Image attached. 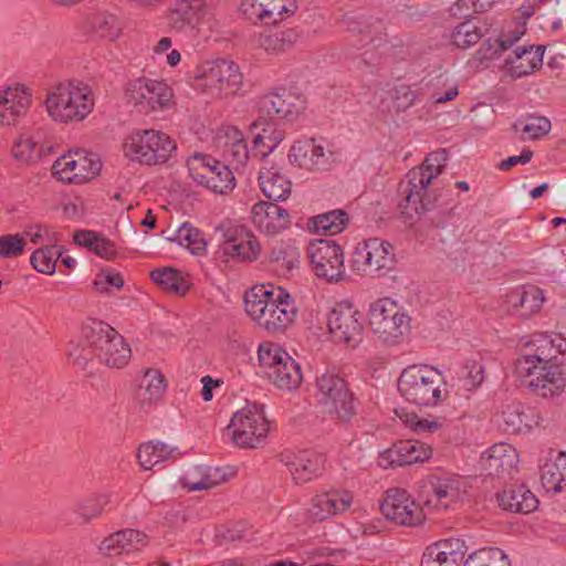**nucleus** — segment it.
I'll return each mask as SVG.
<instances>
[{
  "mask_svg": "<svg viewBox=\"0 0 566 566\" xmlns=\"http://www.w3.org/2000/svg\"><path fill=\"white\" fill-rule=\"evenodd\" d=\"M69 357L78 366L97 358L108 367L122 368L130 359L132 350L124 337L104 322L93 321L83 327V338L71 343Z\"/></svg>",
  "mask_w": 566,
  "mask_h": 566,
  "instance_id": "nucleus-1",
  "label": "nucleus"
},
{
  "mask_svg": "<svg viewBox=\"0 0 566 566\" xmlns=\"http://www.w3.org/2000/svg\"><path fill=\"white\" fill-rule=\"evenodd\" d=\"M248 316L268 333L275 334L289 328L297 308L289 292L281 286L261 284L253 286L244 296Z\"/></svg>",
  "mask_w": 566,
  "mask_h": 566,
  "instance_id": "nucleus-2",
  "label": "nucleus"
},
{
  "mask_svg": "<svg viewBox=\"0 0 566 566\" xmlns=\"http://www.w3.org/2000/svg\"><path fill=\"white\" fill-rule=\"evenodd\" d=\"M48 115L56 123L84 120L93 111L92 88L78 81L61 82L52 86L44 101Z\"/></svg>",
  "mask_w": 566,
  "mask_h": 566,
  "instance_id": "nucleus-3",
  "label": "nucleus"
},
{
  "mask_svg": "<svg viewBox=\"0 0 566 566\" xmlns=\"http://www.w3.org/2000/svg\"><path fill=\"white\" fill-rule=\"evenodd\" d=\"M447 160L446 150L440 149L429 154L420 166L409 170L401 185V193L406 202L402 214L406 219L412 220L413 214L422 213L431 203L428 188L442 174Z\"/></svg>",
  "mask_w": 566,
  "mask_h": 566,
  "instance_id": "nucleus-4",
  "label": "nucleus"
},
{
  "mask_svg": "<svg viewBox=\"0 0 566 566\" xmlns=\"http://www.w3.org/2000/svg\"><path fill=\"white\" fill-rule=\"evenodd\" d=\"M398 390L409 402L433 407L448 397L443 374L429 365H412L405 368L398 379Z\"/></svg>",
  "mask_w": 566,
  "mask_h": 566,
  "instance_id": "nucleus-5",
  "label": "nucleus"
},
{
  "mask_svg": "<svg viewBox=\"0 0 566 566\" xmlns=\"http://www.w3.org/2000/svg\"><path fill=\"white\" fill-rule=\"evenodd\" d=\"M124 156L134 163L155 166L167 163L176 150L169 135L157 129H134L123 139Z\"/></svg>",
  "mask_w": 566,
  "mask_h": 566,
  "instance_id": "nucleus-6",
  "label": "nucleus"
},
{
  "mask_svg": "<svg viewBox=\"0 0 566 566\" xmlns=\"http://www.w3.org/2000/svg\"><path fill=\"white\" fill-rule=\"evenodd\" d=\"M367 319L373 334L389 345L399 344L410 331L411 318L407 311L388 296L369 304Z\"/></svg>",
  "mask_w": 566,
  "mask_h": 566,
  "instance_id": "nucleus-7",
  "label": "nucleus"
},
{
  "mask_svg": "<svg viewBox=\"0 0 566 566\" xmlns=\"http://www.w3.org/2000/svg\"><path fill=\"white\" fill-rule=\"evenodd\" d=\"M515 370L543 398L558 396L565 389V378L558 365L539 359L533 353L525 352L521 355L515 363Z\"/></svg>",
  "mask_w": 566,
  "mask_h": 566,
  "instance_id": "nucleus-8",
  "label": "nucleus"
},
{
  "mask_svg": "<svg viewBox=\"0 0 566 566\" xmlns=\"http://www.w3.org/2000/svg\"><path fill=\"white\" fill-rule=\"evenodd\" d=\"M315 397L324 412L339 421H349L356 415L354 394L346 380L334 371L326 370L317 376Z\"/></svg>",
  "mask_w": 566,
  "mask_h": 566,
  "instance_id": "nucleus-9",
  "label": "nucleus"
},
{
  "mask_svg": "<svg viewBox=\"0 0 566 566\" xmlns=\"http://www.w3.org/2000/svg\"><path fill=\"white\" fill-rule=\"evenodd\" d=\"M270 432V422L264 407L248 403L238 410L226 429V436L240 448H258L265 443Z\"/></svg>",
  "mask_w": 566,
  "mask_h": 566,
  "instance_id": "nucleus-10",
  "label": "nucleus"
},
{
  "mask_svg": "<svg viewBox=\"0 0 566 566\" xmlns=\"http://www.w3.org/2000/svg\"><path fill=\"white\" fill-rule=\"evenodd\" d=\"M258 359L263 373L279 389L291 391L301 385L300 365L280 345L272 342L260 344Z\"/></svg>",
  "mask_w": 566,
  "mask_h": 566,
  "instance_id": "nucleus-11",
  "label": "nucleus"
},
{
  "mask_svg": "<svg viewBox=\"0 0 566 566\" xmlns=\"http://www.w3.org/2000/svg\"><path fill=\"white\" fill-rule=\"evenodd\" d=\"M198 87L213 97L237 94L243 84V75L233 61L218 59L202 63L196 71Z\"/></svg>",
  "mask_w": 566,
  "mask_h": 566,
  "instance_id": "nucleus-12",
  "label": "nucleus"
},
{
  "mask_svg": "<svg viewBox=\"0 0 566 566\" xmlns=\"http://www.w3.org/2000/svg\"><path fill=\"white\" fill-rule=\"evenodd\" d=\"M394 245L380 238L364 240L355 247L350 266L358 274L384 276L396 266Z\"/></svg>",
  "mask_w": 566,
  "mask_h": 566,
  "instance_id": "nucleus-13",
  "label": "nucleus"
},
{
  "mask_svg": "<svg viewBox=\"0 0 566 566\" xmlns=\"http://www.w3.org/2000/svg\"><path fill=\"white\" fill-rule=\"evenodd\" d=\"M125 101L140 112L163 111L171 106L174 91L164 80L142 76L127 82Z\"/></svg>",
  "mask_w": 566,
  "mask_h": 566,
  "instance_id": "nucleus-14",
  "label": "nucleus"
},
{
  "mask_svg": "<svg viewBox=\"0 0 566 566\" xmlns=\"http://www.w3.org/2000/svg\"><path fill=\"white\" fill-rule=\"evenodd\" d=\"M327 328L334 343L355 348L364 339L363 314L349 302L336 303L327 315Z\"/></svg>",
  "mask_w": 566,
  "mask_h": 566,
  "instance_id": "nucleus-15",
  "label": "nucleus"
},
{
  "mask_svg": "<svg viewBox=\"0 0 566 566\" xmlns=\"http://www.w3.org/2000/svg\"><path fill=\"white\" fill-rule=\"evenodd\" d=\"M102 169L99 157L85 149L70 150L52 165V174L69 185H82L95 178Z\"/></svg>",
  "mask_w": 566,
  "mask_h": 566,
  "instance_id": "nucleus-16",
  "label": "nucleus"
},
{
  "mask_svg": "<svg viewBox=\"0 0 566 566\" xmlns=\"http://www.w3.org/2000/svg\"><path fill=\"white\" fill-rule=\"evenodd\" d=\"M187 167L193 181L212 192L224 195L235 186L229 167L209 155L193 154L187 160Z\"/></svg>",
  "mask_w": 566,
  "mask_h": 566,
  "instance_id": "nucleus-17",
  "label": "nucleus"
},
{
  "mask_svg": "<svg viewBox=\"0 0 566 566\" xmlns=\"http://www.w3.org/2000/svg\"><path fill=\"white\" fill-rule=\"evenodd\" d=\"M219 249L223 256L237 262H253L259 259L262 247L256 235L245 226L224 221L220 224Z\"/></svg>",
  "mask_w": 566,
  "mask_h": 566,
  "instance_id": "nucleus-18",
  "label": "nucleus"
},
{
  "mask_svg": "<svg viewBox=\"0 0 566 566\" xmlns=\"http://www.w3.org/2000/svg\"><path fill=\"white\" fill-rule=\"evenodd\" d=\"M307 255L314 273L328 282H337L345 276L344 253L335 241L319 239L312 241Z\"/></svg>",
  "mask_w": 566,
  "mask_h": 566,
  "instance_id": "nucleus-19",
  "label": "nucleus"
},
{
  "mask_svg": "<svg viewBox=\"0 0 566 566\" xmlns=\"http://www.w3.org/2000/svg\"><path fill=\"white\" fill-rule=\"evenodd\" d=\"M292 165L310 171L328 170L337 160L332 147L322 140L313 138L296 140L289 153Z\"/></svg>",
  "mask_w": 566,
  "mask_h": 566,
  "instance_id": "nucleus-20",
  "label": "nucleus"
},
{
  "mask_svg": "<svg viewBox=\"0 0 566 566\" xmlns=\"http://www.w3.org/2000/svg\"><path fill=\"white\" fill-rule=\"evenodd\" d=\"M32 88L19 82L0 85V127L15 125L30 109Z\"/></svg>",
  "mask_w": 566,
  "mask_h": 566,
  "instance_id": "nucleus-21",
  "label": "nucleus"
},
{
  "mask_svg": "<svg viewBox=\"0 0 566 566\" xmlns=\"http://www.w3.org/2000/svg\"><path fill=\"white\" fill-rule=\"evenodd\" d=\"M354 503V494L346 489H331L312 496L307 506V517L322 522L346 513Z\"/></svg>",
  "mask_w": 566,
  "mask_h": 566,
  "instance_id": "nucleus-22",
  "label": "nucleus"
},
{
  "mask_svg": "<svg viewBox=\"0 0 566 566\" xmlns=\"http://www.w3.org/2000/svg\"><path fill=\"white\" fill-rule=\"evenodd\" d=\"M381 512L387 520L398 525L413 526L422 521L419 504L401 489H390L381 503Z\"/></svg>",
  "mask_w": 566,
  "mask_h": 566,
  "instance_id": "nucleus-23",
  "label": "nucleus"
},
{
  "mask_svg": "<svg viewBox=\"0 0 566 566\" xmlns=\"http://www.w3.org/2000/svg\"><path fill=\"white\" fill-rule=\"evenodd\" d=\"M432 448L419 440H402L380 453L381 468L410 465L424 462L432 457Z\"/></svg>",
  "mask_w": 566,
  "mask_h": 566,
  "instance_id": "nucleus-24",
  "label": "nucleus"
},
{
  "mask_svg": "<svg viewBox=\"0 0 566 566\" xmlns=\"http://www.w3.org/2000/svg\"><path fill=\"white\" fill-rule=\"evenodd\" d=\"M281 461L296 484H304L318 478L324 470V458L314 451H286L281 454Z\"/></svg>",
  "mask_w": 566,
  "mask_h": 566,
  "instance_id": "nucleus-25",
  "label": "nucleus"
},
{
  "mask_svg": "<svg viewBox=\"0 0 566 566\" xmlns=\"http://www.w3.org/2000/svg\"><path fill=\"white\" fill-rule=\"evenodd\" d=\"M251 222L260 232L274 235L290 227L291 216L274 202L259 201L251 208Z\"/></svg>",
  "mask_w": 566,
  "mask_h": 566,
  "instance_id": "nucleus-26",
  "label": "nucleus"
},
{
  "mask_svg": "<svg viewBox=\"0 0 566 566\" xmlns=\"http://www.w3.org/2000/svg\"><path fill=\"white\" fill-rule=\"evenodd\" d=\"M469 547L462 538H447L426 548L421 566H460Z\"/></svg>",
  "mask_w": 566,
  "mask_h": 566,
  "instance_id": "nucleus-27",
  "label": "nucleus"
},
{
  "mask_svg": "<svg viewBox=\"0 0 566 566\" xmlns=\"http://www.w3.org/2000/svg\"><path fill=\"white\" fill-rule=\"evenodd\" d=\"M528 353L560 365L566 360V337L560 334L537 333L520 343Z\"/></svg>",
  "mask_w": 566,
  "mask_h": 566,
  "instance_id": "nucleus-28",
  "label": "nucleus"
},
{
  "mask_svg": "<svg viewBox=\"0 0 566 566\" xmlns=\"http://www.w3.org/2000/svg\"><path fill=\"white\" fill-rule=\"evenodd\" d=\"M234 475L233 468L197 465L186 471L179 481L187 491L196 492L212 489Z\"/></svg>",
  "mask_w": 566,
  "mask_h": 566,
  "instance_id": "nucleus-29",
  "label": "nucleus"
},
{
  "mask_svg": "<svg viewBox=\"0 0 566 566\" xmlns=\"http://www.w3.org/2000/svg\"><path fill=\"white\" fill-rule=\"evenodd\" d=\"M261 109L272 120H294L304 111V101L291 93H271L261 101Z\"/></svg>",
  "mask_w": 566,
  "mask_h": 566,
  "instance_id": "nucleus-30",
  "label": "nucleus"
},
{
  "mask_svg": "<svg viewBox=\"0 0 566 566\" xmlns=\"http://www.w3.org/2000/svg\"><path fill=\"white\" fill-rule=\"evenodd\" d=\"M546 301L545 292L534 285L515 289L505 295L503 305L510 314L522 311V315L538 313Z\"/></svg>",
  "mask_w": 566,
  "mask_h": 566,
  "instance_id": "nucleus-31",
  "label": "nucleus"
},
{
  "mask_svg": "<svg viewBox=\"0 0 566 566\" xmlns=\"http://www.w3.org/2000/svg\"><path fill=\"white\" fill-rule=\"evenodd\" d=\"M489 474H511L516 470L520 457L517 450L509 443H496L481 457Z\"/></svg>",
  "mask_w": 566,
  "mask_h": 566,
  "instance_id": "nucleus-32",
  "label": "nucleus"
},
{
  "mask_svg": "<svg viewBox=\"0 0 566 566\" xmlns=\"http://www.w3.org/2000/svg\"><path fill=\"white\" fill-rule=\"evenodd\" d=\"M543 56L544 48L541 45L516 49L505 60L506 72L516 78L530 75L542 66Z\"/></svg>",
  "mask_w": 566,
  "mask_h": 566,
  "instance_id": "nucleus-33",
  "label": "nucleus"
},
{
  "mask_svg": "<svg viewBox=\"0 0 566 566\" xmlns=\"http://www.w3.org/2000/svg\"><path fill=\"white\" fill-rule=\"evenodd\" d=\"M145 544L146 536L144 533L133 528H125L105 537L99 545V551L109 556L129 554L139 551Z\"/></svg>",
  "mask_w": 566,
  "mask_h": 566,
  "instance_id": "nucleus-34",
  "label": "nucleus"
},
{
  "mask_svg": "<svg viewBox=\"0 0 566 566\" xmlns=\"http://www.w3.org/2000/svg\"><path fill=\"white\" fill-rule=\"evenodd\" d=\"M433 495L441 507H449L451 504L461 501L465 495L468 480L458 474L437 476L431 482Z\"/></svg>",
  "mask_w": 566,
  "mask_h": 566,
  "instance_id": "nucleus-35",
  "label": "nucleus"
},
{
  "mask_svg": "<svg viewBox=\"0 0 566 566\" xmlns=\"http://www.w3.org/2000/svg\"><path fill=\"white\" fill-rule=\"evenodd\" d=\"M495 422L501 430L507 433H520L538 424L537 420L525 412L524 406L520 402L504 406L496 415Z\"/></svg>",
  "mask_w": 566,
  "mask_h": 566,
  "instance_id": "nucleus-36",
  "label": "nucleus"
},
{
  "mask_svg": "<svg viewBox=\"0 0 566 566\" xmlns=\"http://www.w3.org/2000/svg\"><path fill=\"white\" fill-rule=\"evenodd\" d=\"M499 505L511 512L528 514L538 506L537 497L524 485L505 489L497 494Z\"/></svg>",
  "mask_w": 566,
  "mask_h": 566,
  "instance_id": "nucleus-37",
  "label": "nucleus"
},
{
  "mask_svg": "<svg viewBox=\"0 0 566 566\" xmlns=\"http://www.w3.org/2000/svg\"><path fill=\"white\" fill-rule=\"evenodd\" d=\"M207 15V7L203 0H179L171 10L169 21L176 30H182L186 25L197 27Z\"/></svg>",
  "mask_w": 566,
  "mask_h": 566,
  "instance_id": "nucleus-38",
  "label": "nucleus"
},
{
  "mask_svg": "<svg viewBox=\"0 0 566 566\" xmlns=\"http://www.w3.org/2000/svg\"><path fill=\"white\" fill-rule=\"evenodd\" d=\"M259 184L263 195L273 201L285 200L291 193L292 182L274 166L260 169Z\"/></svg>",
  "mask_w": 566,
  "mask_h": 566,
  "instance_id": "nucleus-39",
  "label": "nucleus"
},
{
  "mask_svg": "<svg viewBox=\"0 0 566 566\" xmlns=\"http://www.w3.org/2000/svg\"><path fill=\"white\" fill-rule=\"evenodd\" d=\"M541 484L547 493L556 494L566 490V452H558L541 469Z\"/></svg>",
  "mask_w": 566,
  "mask_h": 566,
  "instance_id": "nucleus-40",
  "label": "nucleus"
},
{
  "mask_svg": "<svg viewBox=\"0 0 566 566\" xmlns=\"http://www.w3.org/2000/svg\"><path fill=\"white\" fill-rule=\"evenodd\" d=\"M298 38L297 30L290 28L275 32L259 33L254 38V43L265 52L277 55L292 49Z\"/></svg>",
  "mask_w": 566,
  "mask_h": 566,
  "instance_id": "nucleus-41",
  "label": "nucleus"
},
{
  "mask_svg": "<svg viewBox=\"0 0 566 566\" xmlns=\"http://www.w3.org/2000/svg\"><path fill=\"white\" fill-rule=\"evenodd\" d=\"M167 384L165 376L159 369H147L139 381L136 394L142 405H151L159 401L166 392Z\"/></svg>",
  "mask_w": 566,
  "mask_h": 566,
  "instance_id": "nucleus-42",
  "label": "nucleus"
},
{
  "mask_svg": "<svg viewBox=\"0 0 566 566\" xmlns=\"http://www.w3.org/2000/svg\"><path fill=\"white\" fill-rule=\"evenodd\" d=\"M150 277L163 290L178 296L185 295L191 285L185 273L172 268L156 269Z\"/></svg>",
  "mask_w": 566,
  "mask_h": 566,
  "instance_id": "nucleus-43",
  "label": "nucleus"
},
{
  "mask_svg": "<svg viewBox=\"0 0 566 566\" xmlns=\"http://www.w3.org/2000/svg\"><path fill=\"white\" fill-rule=\"evenodd\" d=\"M74 242L102 259L112 260L117 254L114 242L94 231L81 230L75 232Z\"/></svg>",
  "mask_w": 566,
  "mask_h": 566,
  "instance_id": "nucleus-44",
  "label": "nucleus"
},
{
  "mask_svg": "<svg viewBox=\"0 0 566 566\" xmlns=\"http://www.w3.org/2000/svg\"><path fill=\"white\" fill-rule=\"evenodd\" d=\"M167 239L186 247L192 254L202 255L207 252L205 234L189 222L180 224L174 234L167 237Z\"/></svg>",
  "mask_w": 566,
  "mask_h": 566,
  "instance_id": "nucleus-45",
  "label": "nucleus"
},
{
  "mask_svg": "<svg viewBox=\"0 0 566 566\" xmlns=\"http://www.w3.org/2000/svg\"><path fill=\"white\" fill-rule=\"evenodd\" d=\"M43 147L31 132L21 133L13 142L12 157L21 164H29L42 156Z\"/></svg>",
  "mask_w": 566,
  "mask_h": 566,
  "instance_id": "nucleus-46",
  "label": "nucleus"
},
{
  "mask_svg": "<svg viewBox=\"0 0 566 566\" xmlns=\"http://www.w3.org/2000/svg\"><path fill=\"white\" fill-rule=\"evenodd\" d=\"M174 449L161 442L149 441L139 446L137 459L145 470H150L155 465L169 460L172 457Z\"/></svg>",
  "mask_w": 566,
  "mask_h": 566,
  "instance_id": "nucleus-47",
  "label": "nucleus"
},
{
  "mask_svg": "<svg viewBox=\"0 0 566 566\" xmlns=\"http://www.w3.org/2000/svg\"><path fill=\"white\" fill-rule=\"evenodd\" d=\"M551 122L543 116H526L514 123L513 129L522 140L537 139L551 130Z\"/></svg>",
  "mask_w": 566,
  "mask_h": 566,
  "instance_id": "nucleus-48",
  "label": "nucleus"
},
{
  "mask_svg": "<svg viewBox=\"0 0 566 566\" xmlns=\"http://www.w3.org/2000/svg\"><path fill=\"white\" fill-rule=\"evenodd\" d=\"M463 566H511L509 556L497 547H483L471 553Z\"/></svg>",
  "mask_w": 566,
  "mask_h": 566,
  "instance_id": "nucleus-49",
  "label": "nucleus"
},
{
  "mask_svg": "<svg viewBox=\"0 0 566 566\" xmlns=\"http://www.w3.org/2000/svg\"><path fill=\"white\" fill-rule=\"evenodd\" d=\"M483 35L482 28L474 20H467L455 25L451 33V42L459 49H469L476 44Z\"/></svg>",
  "mask_w": 566,
  "mask_h": 566,
  "instance_id": "nucleus-50",
  "label": "nucleus"
},
{
  "mask_svg": "<svg viewBox=\"0 0 566 566\" xmlns=\"http://www.w3.org/2000/svg\"><path fill=\"white\" fill-rule=\"evenodd\" d=\"M61 250L54 244H46L36 249L30 256V263L35 271L51 275L55 272Z\"/></svg>",
  "mask_w": 566,
  "mask_h": 566,
  "instance_id": "nucleus-51",
  "label": "nucleus"
},
{
  "mask_svg": "<svg viewBox=\"0 0 566 566\" xmlns=\"http://www.w3.org/2000/svg\"><path fill=\"white\" fill-rule=\"evenodd\" d=\"M348 220L349 219L347 212L337 209L316 216L313 220V226L318 232L335 235L345 229Z\"/></svg>",
  "mask_w": 566,
  "mask_h": 566,
  "instance_id": "nucleus-52",
  "label": "nucleus"
},
{
  "mask_svg": "<svg viewBox=\"0 0 566 566\" xmlns=\"http://www.w3.org/2000/svg\"><path fill=\"white\" fill-rule=\"evenodd\" d=\"M92 28L97 36L107 41H114L119 38L123 30L120 20L107 12L95 15Z\"/></svg>",
  "mask_w": 566,
  "mask_h": 566,
  "instance_id": "nucleus-53",
  "label": "nucleus"
},
{
  "mask_svg": "<svg viewBox=\"0 0 566 566\" xmlns=\"http://www.w3.org/2000/svg\"><path fill=\"white\" fill-rule=\"evenodd\" d=\"M485 367L481 359H468L459 374L463 388L474 390L484 381Z\"/></svg>",
  "mask_w": 566,
  "mask_h": 566,
  "instance_id": "nucleus-54",
  "label": "nucleus"
},
{
  "mask_svg": "<svg viewBox=\"0 0 566 566\" xmlns=\"http://www.w3.org/2000/svg\"><path fill=\"white\" fill-rule=\"evenodd\" d=\"M111 500L109 494H93L77 504V513L84 521L94 520L103 513Z\"/></svg>",
  "mask_w": 566,
  "mask_h": 566,
  "instance_id": "nucleus-55",
  "label": "nucleus"
},
{
  "mask_svg": "<svg viewBox=\"0 0 566 566\" xmlns=\"http://www.w3.org/2000/svg\"><path fill=\"white\" fill-rule=\"evenodd\" d=\"M265 22L275 23L293 15L297 8L296 0H265Z\"/></svg>",
  "mask_w": 566,
  "mask_h": 566,
  "instance_id": "nucleus-56",
  "label": "nucleus"
},
{
  "mask_svg": "<svg viewBox=\"0 0 566 566\" xmlns=\"http://www.w3.org/2000/svg\"><path fill=\"white\" fill-rule=\"evenodd\" d=\"M226 135L228 138L226 153L232 156L237 164H245L249 150L243 134L235 127H228Z\"/></svg>",
  "mask_w": 566,
  "mask_h": 566,
  "instance_id": "nucleus-57",
  "label": "nucleus"
},
{
  "mask_svg": "<svg viewBox=\"0 0 566 566\" xmlns=\"http://www.w3.org/2000/svg\"><path fill=\"white\" fill-rule=\"evenodd\" d=\"M283 132L273 127L262 129V133L255 135L253 139L254 149L262 156L266 157L283 140Z\"/></svg>",
  "mask_w": 566,
  "mask_h": 566,
  "instance_id": "nucleus-58",
  "label": "nucleus"
},
{
  "mask_svg": "<svg viewBox=\"0 0 566 566\" xmlns=\"http://www.w3.org/2000/svg\"><path fill=\"white\" fill-rule=\"evenodd\" d=\"M25 241L20 233H8L0 235V259H13L22 255L25 251Z\"/></svg>",
  "mask_w": 566,
  "mask_h": 566,
  "instance_id": "nucleus-59",
  "label": "nucleus"
},
{
  "mask_svg": "<svg viewBox=\"0 0 566 566\" xmlns=\"http://www.w3.org/2000/svg\"><path fill=\"white\" fill-rule=\"evenodd\" d=\"M93 284L98 292L107 293L113 289L120 290L124 286V277L112 269H103L96 274Z\"/></svg>",
  "mask_w": 566,
  "mask_h": 566,
  "instance_id": "nucleus-60",
  "label": "nucleus"
},
{
  "mask_svg": "<svg viewBox=\"0 0 566 566\" xmlns=\"http://www.w3.org/2000/svg\"><path fill=\"white\" fill-rule=\"evenodd\" d=\"M24 241L29 240L33 244H51L56 241V234L50 227L43 224H32L23 233H20Z\"/></svg>",
  "mask_w": 566,
  "mask_h": 566,
  "instance_id": "nucleus-61",
  "label": "nucleus"
},
{
  "mask_svg": "<svg viewBox=\"0 0 566 566\" xmlns=\"http://www.w3.org/2000/svg\"><path fill=\"white\" fill-rule=\"evenodd\" d=\"M526 24L524 21H514L510 23L500 34L497 43L502 50L513 46L525 34Z\"/></svg>",
  "mask_w": 566,
  "mask_h": 566,
  "instance_id": "nucleus-62",
  "label": "nucleus"
},
{
  "mask_svg": "<svg viewBox=\"0 0 566 566\" xmlns=\"http://www.w3.org/2000/svg\"><path fill=\"white\" fill-rule=\"evenodd\" d=\"M265 0H241L240 10L251 22H265Z\"/></svg>",
  "mask_w": 566,
  "mask_h": 566,
  "instance_id": "nucleus-63",
  "label": "nucleus"
},
{
  "mask_svg": "<svg viewBox=\"0 0 566 566\" xmlns=\"http://www.w3.org/2000/svg\"><path fill=\"white\" fill-rule=\"evenodd\" d=\"M399 417L407 427L418 433L434 432L441 427V423L437 420L421 419L416 415L406 413Z\"/></svg>",
  "mask_w": 566,
  "mask_h": 566,
  "instance_id": "nucleus-64",
  "label": "nucleus"
}]
</instances>
